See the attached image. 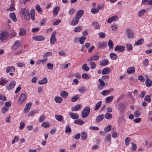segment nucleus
Returning a JSON list of instances; mask_svg holds the SVG:
<instances>
[{
  "instance_id": "obj_61",
  "label": "nucleus",
  "mask_w": 152,
  "mask_h": 152,
  "mask_svg": "<svg viewBox=\"0 0 152 152\" xmlns=\"http://www.w3.org/2000/svg\"><path fill=\"white\" fill-rule=\"evenodd\" d=\"M85 90L86 88L83 86L80 87L78 89V91L82 93H83L85 92Z\"/></svg>"
},
{
  "instance_id": "obj_63",
  "label": "nucleus",
  "mask_w": 152,
  "mask_h": 152,
  "mask_svg": "<svg viewBox=\"0 0 152 152\" xmlns=\"http://www.w3.org/2000/svg\"><path fill=\"white\" fill-rule=\"evenodd\" d=\"M99 11L98 9L96 8H93L91 10V12L93 14L96 13Z\"/></svg>"
},
{
  "instance_id": "obj_60",
  "label": "nucleus",
  "mask_w": 152,
  "mask_h": 152,
  "mask_svg": "<svg viewBox=\"0 0 152 152\" xmlns=\"http://www.w3.org/2000/svg\"><path fill=\"white\" fill-rule=\"evenodd\" d=\"M112 30L114 31H116L118 28V26L116 24H113L111 26Z\"/></svg>"
},
{
  "instance_id": "obj_15",
  "label": "nucleus",
  "mask_w": 152,
  "mask_h": 152,
  "mask_svg": "<svg viewBox=\"0 0 152 152\" xmlns=\"http://www.w3.org/2000/svg\"><path fill=\"white\" fill-rule=\"evenodd\" d=\"M99 82L100 83V86H98V89L101 90L102 89V88H101V87H104L105 86V83L103 81V80L101 79H99L98 80Z\"/></svg>"
},
{
  "instance_id": "obj_13",
  "label": "nucleus",
  "mask_w": 152,
  "mask_h": 152,
  "mask_svg": "<svg viewBox=\"0 0 152 152\" xmlns=\"http://www.w3.org/2000/svg\"><path fill=\"white\" fill-rule=\"evenodd\" d=\"M152 144V142L149 141L148 140H146L144 142V145L145 146L146 148H148L151 147Z\"/></svg>"
},
{
  "instance_id": "obj_40",
  "label": "nucleus",
  "mask_w": 152,
  "mask_h": 152,
  "mask_svg": "<svg viewBox=\"0 0 152 152\" xmlns=\"http://www.w3.org/2000/svg\"><path fill=\"white\" fill-rule=\"evenodd\" d=\"M80 97L78 95L74 96L71 99V100L72 102H75L79 99Z\"/></svg>"
},
{
  "instance_id": "obj_33",
  "label": "nucleus",
  "mask_w": 152,
  "mask_h": 152,
  "mask_svg": "<svg viewBox=\"0 0 152 152\" xmlns=\"http://www.w3.org/2000/svg\"><path fill=\"white\" fill-rule=\"evenodd\" d=\"M61 96L63 98H66L68 96V93L65 91H62L60 93Z\"/></svg>"
},
{
  "instance_id": "obj_42",
  "label": "nucleus",
  "mask_w": 152,
  "mask_h": 152,
  "mask_svg": "<svg viewBox=\"0 0 152 152\" xmlns=\"http://www.w3.org/2000/svg\"><path fill=\"white\" fill-rule=\"evenodd\" d=\"M36 9L39 13L41 14L42 13V9L39 4H37L36 6Z\"/></svg>"
},
{
  "instance_id": "obj_20",
  "label": "nucleus",
  "mask_w": 152,
  "mask_h": 152,
  "mask_svg": "<svg viewBox=\"0 0 152 152\" xmlns=\"http://www.w3.org/2000/svg\"><path fill=\"white\" fill-rule=\"evenodd\" d=\"M69 115H70L71 118L73 119H78L79 118L78 115L76 113H69Z\"/></svg>"
},
{
  "instance_id": "obj_27",
  "label": "nucleus",
  "mask_w": 152,
  "mask_h": 152,
  "mask_svg": "<svg viewBox=\"0 0 152 152\" xmlns=\"http://www.w3.org/2000/svg\"><path fill=\"white\" fill-rule=\"evenodd\" d=\"M87 137V133L85 131L82 132L81 134V138L83 140H86Z\"/></svg>"
},
{
  "instance_id": "obj_8",
  "label": "nucleus",
  "mask_w": 152,
  "mask_h": 152,
  "mask_svg": "<svg viewBox=\"0 0 152 152\" xmlns=\"http://www.w3.org/2000/svg\"><path fill=\"white\" fill-rule=\"evenodd\" d=\"M32 104V103L31 102H30L26 104L25 108L23 110V112L25 113H28L29 111Z\"/></svg>"
},
{
  "instance_id": "obj_51",
  "label": "nucleus",
  "mask_w": 152,
  "mask_h": 152,
  "mask_svg": "<svg viewBox=\"0 0 152 152\" xmlns=\"http://www.w3.org/2000/svg\"><path fill=\"white\" fill-rule=\"evenodd\" d=\"M8 109L9 107L4 106L1 109V112L2 113L5 114L8 111Z\"/></svg>"
},
{
  "instance_id": "obj_36",
  "label": "nucleus",
  "mask_w": 152,
  "mask_h": 152,
  "mask_svg": "<svg viewBox=\"0 0 152 152\" xmlns=\"http://www.w3.org/2000/svg\"><path fill=\"white\" fill-rule=\"evenodd\" d=\"M74 122L75 123L79 125H81L84 123V122L82 120L80 119L75 120Z\"/></svg>"
},
{
  "instance_id": "obj_2",
  "label": "nucleus",
  "mask_w": 152,
  "mask_h": 152,
  "mask_svg": "<svg viewBox=\"0 0 152 152\" xmlns=\"http://www.w3.org/2000/svg\"><path fill=\"white\" fill-rule=\"evenodd\" d=\"M90 111V108L89 107H85L81 111V116L83 118H86L89 115Z\"/></svg>"
},
{
  "instance_id": "obj_47",
  "label": "nucleus",
  "mask_w": 152,
  "mask_h": 152,
  "mask_svg": "<svg viewBox=\"0 0 152 152\" xmlns=\"http://www.w3.org/2000/svg\"><path fill=\"white\" fill-rule=\"evenodd\" d=\"M31 18L32 20H34L35 19V11L34 10H32L31 11Z\"/></svg>"
},
{
  "instance_id": "obj_18",
  "label": "nucleus",
  "mask_w": 152,
  "mask_h": 152,
  "mask_svg": "<svg viewBox=\"0 0 152 152\" xmlns=\"http://www.w3.org/2000/svg\"><path fill=\"white\" fill-rule=\"evenodd\" d=\"M26 98V95L25 94H21L19 98V102L20 103H21L25 101Z\"/></svg>"
},
{
  "instance_id": "obj_23",
  "label": "nucleus",
  "mask_w": 152,
  "mask_h": 152,
  "mask_svg": "<svg viewBox=\"0 0 152 152\" xmlns=\"http://www.w3.org/2000/svg\"><path fill=\"white\" fill-rule=\"evenodd\" d=\"M8 82V80L3 77L0 79V85H5Z\"/></svg>"
},
{
  "instance_id": "obj_6",
  "label": "nucleus",
  "mask_w": 152,
  "mask_h": 152,
  "mask_svg": "<svg viewBox=\"0 0 152 152\" xmlns=\"http://www.w3.org/2000/svg\"><path fill=\"white\" fill-rule=\"evenodd\" d=\"M125 50V47L124 46L118 45L116 46L114 49L115 51H118L119 52H123Z\"/></svg>"
},
{
  "instance_id": "obj_31",
  "label": "nucleus",
  "mask_w": 152,
  "mask_h": 152,
  "mask_svg": "<svg viewBox=\"0 0 152 152\" xmlns=\"http://www.w3.org/2000/svg\"><path fill=\"white\" fill-rule=\"evenodd\" d=\"M110 58L113 60L116 59L117 57V54L113 53H111L110 54Z\"/></svg>"
},
{
  "instance_id": "obj_3",
  "label": "nucleus",
  "mask_w": 152,
  "mask_h": 152,
  "mask_svg": "<svg viewBox=\"0 0 152 152\" xmlns=\"http://www.w3.org/2000/svg\"><path fill=\"white\" fill-rule=\"evenodd\" d=\"M126 34L129 39H133L134 36V34L133 31L130 29L127 28L126 30Z\"/></svg>"
},
{
  "instance_id": "obj_1",
  "label": "nucleus",
  "mask_w": 152,
  "mask_h": 152,
  "mask_svg": "<svg viewBox=\"0 0 152 152\" xmlns=\"http://www.w3.org/2000/svg\"><path fill=\"white\" fill-rule=\"evenodd\" d=\"M21 15L24 16V18L27 20H29L30 19V15L29 10L25 8H22L20 12Z\"/></svg>"
},
{
  "instance_id": "obj_56",
  "label": "nucleus",
  "mask_w": 152,
  "mask_h": 152,
  "mask_svg": "<svg viewBox=\"0 0 152 152\" xmlns=\"http://www.w3.org/2000/svg\"><path fill=\"white\" fill-rule=\"evenodd\" d=\"M105 140L108 141L109 142H111V135L110 134H108L105 138Z\"/></svg>"
},
{
  "instance_id": "obj_7",
  "label": "nucleus",
  "mask_w": 152,
  "mask_h": 152,
  "mask_svg": "<svg viewBox=\"0 0 152 152\" xmlns=\"http://www.w3.org/2000/svg\"><path fill=\"white\" fill-rule=\"evenodd\" d=\"M32 39L36 41H42L45 39L44 37L40 35L34 36L32 37Z\"/></svg>"
},
{
  "instance_id": "obj_64",
  "label": "nucleus",
  "mask_w": 152,
  "mask_h": 152,
  "mask_svg": "<svg viewBox=\"0 0 152 152\" xmlns=\"http://www.w3.org/2000/svg\"><path fill=\"white\" fill-rule=\"evenodd\" d=\"M131 141V139L129 137H126L125 140V142L126 145H128L129 144V142Z\"/></svg>"
},
{
  "instance_id": "obj_11",
  "label": "nucleus",
  "mask_w": 152,
  "mask_h": 152,
  "mask_svg": "<svg viewBox=\"0 0 152 152\" xmlns=\"http://www.w3.org/2000/svg\"><path fill=\"white\" fill-rule=\"evenodd\" d=\"M125 107V103L124 102H122L119 104L118 106V109L121 111V113L124 111Z\"/></svg>"
},
{
  "instance_id": "obj_48",
  "label": "nucleus",
  "mask_w": 152,
  "mask_h": 152,
  "mask_svg": "<svg viewBox=\"0 0 152 152\" xmlns=\"http://www.w3.org/2000/svg\"><path fill=\"white\" fill-rule=\"evenodd\" d=\"M0 40H3L7 36V33L4 32L0 34Z\"/></svg>"
},
{
  "instance_id": "obj_50",
  "label": "nucleus",
  "mask_w": 152,
  "mask_h": 152,
  "mask_svg": "<svg viewBox=\"0 0 152 152\" xmlns=\"http://www.w3.org/2000/svg\"><path fill=\"white\" fill-rule=\"evenodd\" d=\"M86 39V37L84 36H82L79 38V42L81 44H83L85 40Z\"/></svg>"
},
{
  "instance_id": "obj_59",
  "label": "nucleus",
  "mask_w": 152,
  "mask_h": 152,
  "mask_svg": "<svg viewBox=\"0 0 152 152\" xmlns=\"http://www.w3.org/2000/svg\"><path fill=\"white\" fill-rule=\"evenodd\" d=\"M82 30V26H79L75 28L74 31L75 32H77L80 31Z\"/></svg>"
},
{
  "instance_id": "obj_19",
  "label": "nucleus",
  "mask_w": 152,
  "mask_h": 152,
  "mask_svg": "<svg viewBox=\"0 0 152 152\" xmlns=\"http://www.w3.org/2000/svg\"><path fill=\"white\" fill-rule=\"evenodd\" d=\"M54 99L55 101L57 103H60L63 101V99L58 96H55Z\"/></svg>"
},
{
  "instance_id": "obj_32",
  "label": "nucleus",
  "mask_w": 152,
  "mask_h": 152,
  "mask_svg": "<svg viewBox=\"0 0 152 152\" xmlns=\"http://www.w3.org/2000/svg\"><path fill=\"white\" fill-rule=\"evenodd\" d=\"M81 105L80 104H79L76 106H75L72 109V111H76L79 110L81 107Z\"/></svg>"
},
{
  "instance_id": "obj_29",
  "label": "nucleus",
  "mask_w": 152,
  "mask_h": 152,
  "mask_svg": "<svg viewBox=\"0 0 152 152\" xmlns=\"http://www.w3.org/2000/svg\"><path fill=\"white\" fill-rule=\"evenodd\" d=\"M55 117L56 119L58 121H61L63 119V117L61 115L55 114Z\"/></svg>"
},
{
  "instance_id": "obj_28",
  "label": "nucleus",
  "mask_w": 152,
  "mask_h": 152,
  "mask_svg": "<svg viewBox=\"0 0 152 152\" xmlns=\"http://www.w3.org/2000/svg\"><path fill=\"white\" fill-rule=\"evenodd\" d=\"M10 18L14 22L17 20L15 15L14 13H10Z\"/></svg>"
},
{
  "instance_id": "obj_12",
  "label": "nucleus",
  "mask_w": 152,
  "mask_h": 152,
  "mask_svg": "<svg viewBox=\"0 0 152 152\" xmlns=\"http://www.w3.org/2000/svg\"><path fill=\"white\" fill-rule=\"evenodd\" d=\"M79 18L75 17L72 20L71 22V24L72 26H75L77 25L79 22Z\"/></svg>"
},
{
  "instance_id": "obj_30",
  "label": "nucleus",
  "mask_w": 152,
  "mask_h": 152,
  "mask_svg": "<svg viewBox=\"0 0 152 152\" xmlns=\"http://www.w3.org/2000/svg\"><path fill=\"white\" fill-rule=\"evenodd\" d=\"M20 45V42L18 40L17 41L15 42L12 48L14 49H16Z\"/></svg>"
},
{
  "instance_id": "obj_34",
  "label": "nucleus",
  "mask_w": 152,
  "mask_h": 152,
  "mask_svg": "<svg viewBox=\"0 0 152 152\" xmlns=\"http://www.w3.org/2000/svg\"><path fill=\"white\" fill-rule=\"evenodd\" d=\"M135 72V68L134 67H129L127 70V72L128 73H133Z\"/></svg>"
},
{
  "instance_id": "obj_16",
  "label": "nucleus",
  "mask_w": 152,
  "mask_h": 152,
  "mask_svg": "<svg viewBox=\"0 0 152 152\" xmlns=\"http://www.w3.org/2000/svg\"><path fill=\"white\" fill-rule=\"evenodd\" d=\"M110 72V69L109 67L104 68L102 70V75L107 74Z\"/></svg>"
},
{
  "instance_id": "obj_9",
  "label": "nucleus",
  "mask_w": 152,
  "mask_h": 152,
  "mask_svg": "<svg viewBox=\"0 0 152 152\" xmlns=\"http://www.w3.org/2000/svg\"><path fill=\"white\" fill-rule=\"evenodd\" d=\"M107 42H99L98 44V48L101 49H104L107 47Z\"/></svg>"
},
{
  "instance_id": "obj_37",
  "label": "nucleus",
  "mask_w": 152,
  "mask_h": 152,
  "mask_svg": "<svg viewBox=\"0 0 152 152\" xmlns=\"http://www.w3.org/2000/svg\"><path fill=\"white\" fill-rule=\"evenodd\" d=\"M93 25L94 26L95 29H99L100 28V26L99 23L97 22H94L92 23Z\"/></svg>"
},
{
  "instance_id": "obj_49",
  "label": "nucleus",
  "mask_w": 152,
  "mask_h": 152,
  "mask_svg": "<svg viewBox=\"0 0 152 152\" xmlns=\"http://www.w3.org/2000/svg\"><path fill=\"white\" fill-rule=\"evenodd\" d=\"M71 132L72 130L70 126L69 125H67L65 128V133Z\"/></svg>"
},
{
  "instance_id": "obj_52",
  "label": "nucleus",
  "mask_w": 152,
  "mask_h": 152,
  "mask_svg": "<svg viewBox=\"0 0 152 152\" xmlns=\"http://www.w3.org/2000/svg\"><path fill=\"white\" fill-rule=\"evenodd\" d=\"M89 64L91 69H94L96 67V64L94 61H91L89 62Z\"/></svg>"
},
{
  "instance_id": "obj_62",
  "label": "nucleus",
  "mask_w": 152,
  "mask_h": 152,
  "mask_svg": "<svg viewBox=\"0 0 152 152\" xmlns=\"http://www.w3.org/2000/svg\"><path fill=\"white\" fill-rule=\"evenodd\" d=\"M75 9L74 8H72L68 12V14L70 16L73 15V13L75 12Z\"/></svg>"
},
{
  "instance_id": "obj_43",
  "label": "nucleus",
  "mask_w": 152,
  "mask_h": 152,
  "mask_svg": "<svg viewBox=\"0 0 152 152\" xmlns=\"http://www.w3.org/2000/svg\"><path fill=\"white\" fill-rule=\"evenodd\" d=\"M82 69L86 71H88L89 70L90 68L87 66L86 64H84L82 66Z\"/></svg>"
},
{
  "instance_id": "obj_35",
  "label": "nucleus",
  "mask_w": 152,
  "mask_h": 152,
  "mask_svg": "<svg viewBox=\"0 0 152 152\" xmlns=\"http://www.w3.org/2000/svg\"><path fill=\"white\" fill-rule=\"evenodd\" d=\"M50 123L47 121L44 122L42 124V126L45 128H48L50 127Z\"/></svg>"
},
{
  "instance_id": "obj_41",
  "label": "nucleus",
  "mask_w": 152,
  "mask_h": 152,
  "mask_svg": "<svg viewBox=\"0 0 152 152\" xmlns=\"http://www.w3.org/2000/svg\"><path fill=\"white\" fill-rule=\"evenodd\" d=\"M108 46L110 49H113V43L110 40H109L108 42Z\"/></svg>"
},
{
  "instance_id": "obj_44",
  "label": "nucleus",
  "mask_w": 152,
  "mask_h": 152,
  "mask_svg": "<svg viewBox=\"0 0 152 152\" xmlns=\"http://www.w3.org/2000/svg\"><path fill=\"white\" fill-rule=\"evenodd\" d=\"M111 129V125H109L107 126L106 128H104V131L106 132H110Z\"/></svg>"
},
{
  "instance_id": "obj_14",
  "label": "nucleus",
  "mask_w": 152,
  "mask_h": 152,
  "mask_svg": "<svg viewBox=\"0 0 152 152\" xmlns=\"http://www.w3.org/2000/svg\"><path fill=\"white\" fill-rule=\"evenodd\" d=\"M84 13V11L83 10H79L77 12L76 16L78 18H80Z\"/></svg>"
},
{
  "instance_id": "obj_22",
  "label": "nucleus",
  "mask_w": 152,
  "mask_h": 152,
  "mask_svg": "<svg viewBox=\"0 0 152 152\" xmlns=\"http://www.w3.org/2000/svg\"><path fill=\"white\" fill-rule=\"evenodd\" d=\"M15 70V68L13 66H9L7 67L6 69V72L8 73L10 72H14Z\"/></svg>"
},
{
  "instance_id": "obj_10",
  "label": "nucleus",
  "mask_w": 152,
  "mask_h": 152,
  "mask_svg": "<svg viewBox=\"0 0 152 152\" xmlns=\"http://www.w3.org/2000/svg\"><path fill=\"white\" fill-rule=\"evenodd\" d=\"M118 18V17L117 15L112 16L108 19L107 22L108 23H110L113 21H116Z\"/></svg>"
},
{
  "instance_id": "obj_38",
  "label": "nucleus",
  "mask_w": 152,
  "mask_h": 152,
  "mask_svg": "<svg viewBox=\"0 0 152 152\" xmlns=\"http://www.w3.org/2000/svg\"><path fill=\"white\" fill-rule=\"evenodd\" d=\"M113 96L107 97L105 99V101L109 103L113 100Z\"/></svg>"
},
{
  "instance_id": "obj_5",
  "label": "nucleus",
  "mask_w": 152,
  "mask_h": 152,
  "mask_svg": "<svg viewBox=\"0 0 152 152\" xmlns=\"http://www.w3.org/2000/svg\"><path fill=\"white\" fill-rule=\"evenodd\" d=\"M16 85V82L15 81H11L10 83L7 85V88L9 90H11Z\"/></svg>"
},
{
  "instance_id": "obj_58",
  "label": "nucleus",
  "mask_w": 152,
  "mask_h": 152,
  "mask_svg": "<svg viewBox=\"0 0 152 152\" xmlns=\"http://www.w3.org/2000/svg\"><path fill=\"white\" fill-rule=\"evenodd\" d=\"M82 77L85 79H89L90 78V76L87 74H83L82 75Z\"/></svg>"
},
{
  "instance_id": "obj_54",
  "label": "nucleus",
  "mask_w": 152,
  "mask_h": 152,
  "mask_svg": "<svg viewBox=\"0 0 152 152\" xmlns=\"http://www.w3.org/2000/svg\"><path fill=\"white\" fill-rule=\"evenodd\" d=\"M110 93V90H105L101 92V94L102 95L105 96Z\"/></svg>"
},
{
  "instance_id": "obj_53",
  "label": "nucleus",
  "mask_w": 152,
  "mask_h": 152,
  "mask_svg": "<svg viewBox=\"0 0 152 152\" xmlns=\"http://www.w3.org/2000/svg\"><path fill=\"white\" fill-rule=\"evenodd\" d=\"M142 43V38H141L134 43V46H136L140 45Z\"/></svg>"
},
{
  "instance_id": "obj_26",
  "label": "nucleus",
  "mask_w": 152,
  "mask_h": 152,
  "mask_svg": "<svg viewBox=\"0 0 152 152\" xmlns=\"http://www.w3.org/2000/svg\"><path fill=\"white\" fill-rule=\"evenodd\" d=\"M99 57L98 56L94 55L89 58L88 61H89L93 60H97L99 59Z\"/></svg>"
},
{
  "instance_id": "obj_57",
  "label": "nucleus",
  "mask_w": 152,
  "mask_h": 152,
  "mask_svg": "<svg viewBox=\"0 0 152 152\" xmlns=\"http://www.w3.org/2000/svg\"><path fill=\"white\" fill-rule=\"evenodd\" d=\"M113 117L112 115L110 113H106L105 115V118L107 119H110Z\"/></svg>"
},
{
  "instance_id": "obj_4",
  "label": "nucleus",
  "mask_w": 152,
  "mask_h": 152,
  "mask_svg": "<svg viewBox=\"0 0 152 152\" xmlns=\"http://www.w3.org/2000/svg\"><path fill=\"white\" fill-rule=\"evenodd\" d=\"M56 34V32L55 31H54L52 33L51 36L50 38V42L52 45H53L55 42L56 41V38L55 37V36Z\"/></svg>"
},
{
  "instance_id": "obj_46",
  "label": "nucleus",
  "mask_w": 152,
  "mask_h": 152,
  "mask_svg": "<svg viewBox=\"0 0 152 152\" xmlns=\"http://www.w3.org/2000/svg\"><path fill=\"white\" fill-rule=\"evenodd\" d=\"M102 103V102L101 101H99L98 103H96L95 105V110H97L100 107Z\"/></svg>"
},
{
  "instance_id": "obj_25",
  "label": "nucleus",
  "mask_w": 152,
  "mask_h": 152,
  "mask_svg": "<svg viewBox=\"0 0 152 152\" xmlns=\"http://www.w3.org/2000/svg\"><path fill=\"white\" fill-rule=\"evenodd\" d=\"M109 62L107 59H105L102 61L100 63V65L101 66H104L109 64Z\"/></svg>"
},
{
  "instance_id": "obj_24",
  "label": "nucleus",
  "mask_w": 152,
  "mask_h": 152,
  "mask_svg": "<svg viewBox=\"0 0 152 152\" xmlns=\"http://www.w3.org/2000/svg\"><path fill=\"white\" fill-rule=\"evenodd\" d=\"M104 118V114H102L98 115L96 117V122H99L100 121L102 120Z\"/></svg>"
},
{
  "instance_id": "obj_39",
  "label": "nucleus",
  "mask_w": 152,
  "mask_h": 152,
  "mask_svg": "<svg viewBox=\"0 0 152 152\" xmlns=\"http://www.w3.org/2000/svg\"><path fill=\"white\" fill-rule=\"evenodd\" d=\"M48 82L46 78H44L42 80L39 81L38 84L40 85H42Z\"/></svg>"
},
{
  "instance_id": "obj_17",
  "label": "nucleus",
  "mask_w": 152,
  "mask_h": 152,
  "mask_svg": "<svg viewBox=\"0 0 152 152\" xmlns=\"http://www.w3.org/2000/svg\"><path fill=\"white\" fill-rule=\"evenodd\" d=\"M145 83L146 86L148 87H150L152 86V81L149 79H146Z\"/></svg>"
},
{
  "instance_id": "obj_45",
  "label": "nucleus",
  "mask_w": 152,
  "mask_h": 152,
  "mask_svg": "<svg viewBox=\"0 0 152 152\" xmlns=\"http://www.w3.org/2000/svg\"><path fill=\"white\" fill-rule=\"evenodd\" d=\"M26 32L25 29L23 28H21L20 32L19 33V35L21 36L24 35L26 34Z\"/></svg>"
},
{
  "instance_id": "obj_21",
  "label": "nucleus",
  "mask_w": 152,
  "mask_h": 152,
  "mask_svg": "<svg viewBox=\"0 0 152 152\" xmlns=\"http://www.w3.org/2000/svg\"><path fill=\"white\" fill-rule=\"evenodd\" d=\"M60 8L58 6L55 7L53 10V13L54 16H56L58 15V12L60 10Z\"/></svg>"
},
{
  "instance_id": "obj_55",
  "label": "nucleus",
  "mask_w": 152,
  "mask_h": 152,
  "mask_svg": "<svg viewBox=\"0 0 152 152\" xmlns=\"http://www.w3.org/2000/svg\"><path fill=\"white\" fill-rule=\"evenodd\" d=\"M47 66L48 69L50 70H52L53 69V65L51 63H48L47 64Z\"/></svg>"
}]
</instances>
